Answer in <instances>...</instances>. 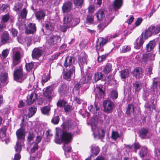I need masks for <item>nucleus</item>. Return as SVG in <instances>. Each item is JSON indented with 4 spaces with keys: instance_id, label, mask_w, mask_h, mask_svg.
<instances>
[{
    "instance_id": "obj_6",
    "label": "nucleus",
    "mask_w": 160,
    "mask_h": 160,
    "mask_svg": "<svg viewBox=\"0 0 160 160\" xmlns=\"http://www.w3.org/2000/svg\"><path fill=\"white\" fill-rule=\"evenodd\" d=\"M104 111L107 113H109L112 112L115 107L114 103L110 100H104L103 102Z\"/></svg>"
},
{
    "instance_id": "obj_32",
    "label": "nucleus",
    "mask_w": 160,
    "mask_h": 160,
    "mask_svg": "<svg viewBox=\"0 0 160 160\" xmlns=\"http://www.w3.org/2000/svg\"><path fill=\"white\" fill-rule=\"evenodd\" d=\"M112 70V66L110 63H108L103 67V72L105 74H107L110 73Z\"/></svg>"
},
{
    "instance_id": "obj_23",
    "label": "nucleus",
    "mask_w": 160,
    "mask_h": 160,
    "mask_svg": "<svg viewBox=\"0 0 160 160\" xmlns=\"http://www.w3.org/2000/svg\"><path fill=\"white\" fill-rule=\"evenodd\" d=\"M35 16L37 19L39 21L44 19L45 16V11L42 9H40L36 12Z\"/></svg>"
},
{
    "instance_id": "obj_40",
    "label": "nucleus",
    "mask_w": 160,
    "mask_h": 160,
    "mask_svg": "<svg viewBox=\"0 0 160 160\" xmlns=\"http://www.w3.org/2000/svg\"><path fill=\"white\" fill-rule=\"evenodd\" d=\"M134 112V107L131 104H129L126 109V113L127 115L130 116L131 112L133 113Z\"/></svg>"
},
{
    "instance_id": "obj_3",
    "label": "nucleus",
    "mask_w": 160,
    "mask_h": 160,
    "mask_svg": "<svg viewBox=\"0 0 160 160\" xmlns=\"http://www.w3.org/2000/svg\"><path fill=\"white\" fill-rule=\"evenodd\" d=\"M22 49L20 47L14 48L12 50L13 55L12 56V63L11 67L12 69L21 62V52Z\"/></svg>"
},
{
    "instance_id": "obj_50",
    "label": "nucleus",
    "mask_w": 160,
    "mask_h": 160,
    "mask_svg": "<svg viewBox=\"0 0 160 160\" xmlns=\"http://www.w3.org/2000/svg\"><path fill=\"white\" fill-rule=\"evenodd\" d=\"M21 142H18L16 143V146L15 147V149L16 152L18 153H20L21 151L22 148L21 144Z\"/></svg>"
},
{
    "instance_id": "obj_33",
    "label": "nucleus",
    "mask_w": 160,
    "mask_h": 160,
    "mask_svg": "<svg viewBox=\"0 0 160 160\" xmlns=\"http://www.w3.org/2000/svg\"><path fill=\"white\" fill-rule=\"evenodd\" d=\"M123 0H114L113 3V6L115 9H118L121 8L122 5Z\"/></svg>"
},
{
    "instance_id": "obj_34",
    "label": "nucleus",
    "mask_w": 160,
    "mask_h": 160,
    "mask_svg": "<svg viewBox=\"0 0 160 160\" xmlns=\"http://www.w3.org/2000/svg\"><path fill=\"white\" fill-rule=\"evenodd\" d=\"M67 90V85L65 84H62L59 86L58 91L61 95H63L65 94Z\"/></svg>"
},
{
    "instance_id": "obj_22",
    "label": "nucleus",
    "mask_w": 160,
    "mask_h": 160,
    "mask_svg": "<svg viewBox=\"0 0 160 160\" xmlns=\"http://www.w3.org/2000/svg\"><path fill=\"white\" fill-rule=\"evenodd\" d=\"M133 88L135 92H138L142 88V84L141 82L137 81L133 83Z\"/></svg>"
},
{
    "instance_id": "obj_60",
    "label": "nucleus",
    "mask_w": 160,
    "mask_h": 160,
    "mask_svg": "<svg viewBox=\"0 0 160 160\" xmlns=\"http://www.w3.org/2000/svg\"><path fill=\"white\" fill-rule=\"evenodd\" d=\"M83 0H73V3L75 5L80 6L83 3Z\"/></svg>"
},
{
    "instance_id": "obj_37",
    "label": "nucleus",
    "mask_w": 160,
    "mask_h": 160,
    "mask_svg": "<svg viewBox=\"0 0 160 160\" xmlns=\"http://www.w3.org/2000/svg\"><path fill=\"white\" fill-rule=\"evenodd\" d=\"M153 34H157L160 32V25L150 27Z\"/></svg>"
},
{
    "instance_id": "obj_48",
    "label": "nucleus",
    "mask_w": 160,
    "mask_h": 160,
    "mask_svg": "<svg viewBox=\"0 0 160 160\" xmlns=\"http://www.w3.org/2000/svg\"><path fill=\"white\" fill-rule=\"evenodd\" d=\"M149 27L145 31L144 36L146 38H147L150 37L151 35L153 34L151 29Z\"/></svg>"
},
{
    "instance_id": "obj_28",
    "label": "nucleus",
    "mask_w": 160,
    "mask_h": 160,
    "mask_svg": "<svg viewBox=\"0 0 160 160\" xmlns=\"http://www.w3.org/2000/svg\"><path fill=\"white\" fill-rule=\"evenodd\" d=\"M8 74L6 72L2 73L0 76V81L2 83H5L6 84L8 82Z\"/></svg>"
},
{
    "instance_id": "obj_44",
    "label": "nucleus",
    "mask_w": 160,
    "mask_h": 160,
    "mask_svg": "<svg viewBox=\"0 0 160 160\" xmlns=\"http://www.w3.org/2000/svg\"><path fill=\"white\" fill-rule=\"evenodd\" d=\"M147 153V149L145 147H142L139 152V155L141 157L143 158L146 156Z\"/></svg>"
},
{
    "instance_id": "obj_17",
    "label": "nucleus",
    "mask_w": 160,
    "mask_h": 160,
    "mask_svg": "<svg viewBox=\"0 0 160 160\" xmlns=\"http://www.w3.org/2000/svg\"><path fill=\"white\" fill-rule=\"evenodd\" d=\"M96 98L98 99L103 98L104 96V91L102 87H96L95 90Z\"/></svg>"
},
{
    "instance_id": "obj_2",
    "label": "nucleus",
    "mask_w": 160,
    "mask_h": 160,
    "mask_svg": "<svg viewBox=\"0 0 160 160\" xmlns=\"http://www.w3.org/2000/svg\"><path fill=\"white\" fill-rule=\"evenodd\" d=\"M121 33V32L118 31L113 35L108 36L105 38L102 37L99 38L96 42V50L98 51H103L104 50L103 46L105 45L108 42L110 41L111 39L118 37Z\"/></svg>"
},
{
    "instance_id": "obj_14",
    "label": "nucleus",
    "mask_w": 160,
    "mask_h": 160,
    "mask_svg": "<svg viewBox=\"0 0 160 160\" xmlns=\"http://www.w3.org/2000/svg\"><path fill=\"white\" fill-rule=\"evenodd\" d=\"M59 39L60 38L58 36L50 34L48 39L47 42L50 45L56 44Z\"/></svg>"
},
{
    "instance_id": "obj_55",
    "label": "nucleus",
    "mask_w": 160,
    "mask_h": 160,
    "mask_svg": "<svg viewBox=\"0 0 160 160\" xmlns=\"http://www.w3.org/2000/svg\"><path fill=\"white\" fill-rule=\"evenodd\" d=\"M66 102L64 100L62 99L59 100L57 103V105L58 107H62L66 104Z\"/></svg>"
},
{
    "instance_id": "obj_30",
    "label": "nucleus",
    "mask_w": 160,
    "mask_h": 160,
    "mask_svg": "<svg viewBox=\"0 0 160 160\" xmlns=\"http://www.w3.org/2000/svg\"><path fill=\"white\" fill-rule=\"evenodd\" d=\"M156 45V43L155 41H151L147 44L146 48L148 52H149L153 49Z\"/></svg>"
},
{
    "instance_id": "obj_57",
    "label": "nucleus",
    "mask_w": 160,
    "mask_h": 160,
    "mask_svg": "<svg viewBox=\"0 0 160 160\" xmlns=\"http://www.w3.org/2000/svg\"><path fill=\"white\" fill-rule=\"evenodd\" d=\"M136 40H138L137 42L139 44V46H142L143 45L144 41L143 39V33L142 32L141 35L139 36V38H138Z\"/></svg>"
},
{
    "instance_id": "obj_62",
    "label": "nucleus",
    "mask_w": 160,
    "mask_h": 160,
    "mask_svg": "<svg viewBox=\"0 0 160 160\" xmlns=\"http://www.w3.org/2000/svg\"><path fill=\"white\" fill-rule=\"evenodd\" d=\"M130 49V46H124L122 47L121 51L123 53L129 51Z\"/></svg>"
},
{
    "instance_id": "obj_24",
    "label": "nucleus",
    "mask_w": 160,
    "mask_h": 160,
    "mask_svg": "<svg viewBox=\"0 0 160 160\" xmlns=\"http://www.w3.org/2000/svg\"><path fill=\"white\" fill-rule=\"evenodd\" d=\"M91 154V156L93 155H97L99 153L100 149L98 146L95 144H93L90 147Z\"/></svg>"
},
{
    "instance_id": "obj_46",
    "label": "nucleus",
    "mask_w": 160,
    "mask_h": 160,
    "mask_svg": "<svg viewBox=\"0 0 160 160\" xmlns=\"http://www.w3.org/2000/svg\"><path fill=\"white\" fill-rule=\"evenodd\" d=\"M60 118L58 116L54 115L51 120V122L54 125L57 124L59 123Z\"/></svg>"
},
{
    "instance_id": "obj_10",
    "label": "nucleus",
    "mask_w": 160,
    "mask_h": 160,
    "mask_svg": "<svg viewBox=\"0 0 160 160\" xmlns=\"http://www.w3.org/2000/svg\"><path fill=\"white\" fill-rule=\"evenodd\" d=\"M75 69L66 68L65 70H64L63 72V77L64 79L68 81H70L73 74H75Z\"/></svg>"
},
{
    "instance_id": "obj_64",
    "label": "nucleus",
    "mask_w": 160,
    "mask_h": 160,
    "mask_svg": "<svg viewBox=\"0 0 160 160\" xmlns=\"http://www.w3.org/2000/svg\"><path fill=\"white\" fill-rule=\"evenodd\" d=\"M10 32L12 33L13 37H15L17 35L18 32L17 30L13 28H12L10 30Z\"/></svg>"
},
{
    "instance_id": "obj_20",
    "label": "nucleus",
    "mask_w": 160,
    "mask_h": 160,
    "mask_svg": "<svg viewBox=\"0 0 160 160\" xmlns=\"http://www.w3.org/2000/svg\"><path fill=\"white\" fill-rule=\"evenodd\" d=\"M72 4L70 2H68L64 3L62 7V10L63 13H67L69 12L71 9Z\"/></svg>"
},
{
    "instance_id": "obj_18",
    "label": "nucleus",
    "mask_w": 160,
    "mask_h": 160,
    "mask_svg": "<svg viewBox=\"0 0 160 160\" xmlns=\"http://www.w3.org/2000/svg\"><path fill=\"white\" fill-rule=\"evenodd\" d=\"M54 89V86L52 85L46 87L43 92L44 96L49 98L50 97Z\"/></svg>"
},
{
    "instance_id": "obj_15",
    "label": "nucleus",
    "mask_w": 160,
    "mask_h": 160,
    "mask_svg": "<svg viewBox=\"0 0 160 160\" xmlns=\"http://www.w3.org/2000/svg\"><path fill=\"white\" fill-rule=\"evenodd\" d=\"M37 94L34 91L32 92L27 97V99L26 100V102L28 105L32 103L35 100L37 99Z\"/></svg>"
},
{
    "instance_id": "obj_25",
    "label": "nucleus",
    "mask_w": 160,
    "mask_h": 160,
    "mask_svg": "<svg viewBox=\"0 0 160 160\" xmlns=\"http://www.w3.org/2000/svg\"><path fill=\"white\" fill-rule=\"evenodd\" d=\"M23 5V3L20 1H16L13 8V10L16 12H18Z\"/></svg>"
},
{
    "instance_id": "obj_21",
    "label": "nucleus",
    "mask_w": 160,
    "mask_h": 160,
    "mask_svg": "<svg viewBox=\"0 0 160 160\" xmlns=\"http://www.w3.org/2000/svg\"><path fill=\"white\" fill-rule=\"evenodd\" d=\"M95 15L97 18L98 22L102 21L105 17L104 12L102 9H99L96 13Z\"/></svg>"
},
{
    "instance_id": "obj_31",
    "label": "nucleus",
    "mask_w": 160,
    "mask_h": 160,
    "mask_svg": "<svg viewBox=\"0 0 160 160\" xmlns=\"http://www.w3.org/2000/svg\"><path fill=\"white\" fill-rule=\"evenodd\" d=\"M92 76L91 75L84 76L82 78L80 81L81 84L88 83L91 82Z\"/></svg>"
},
{
    "instance_id": "obj_39",
    "label": "nucleus",
    "mask_w": 160,
    "mask_h": 160,
    "mask_svg": "<svg viewBox=\"0 0 160 160\" xmlns=\"http://www.w3.org/2000/svg\"><path fill=\"white\" fill-rule=\"evenodd\" d=\"M97 53H98V62H103V61H104L106 58V57L108 56V54H106L104 55H102L99 56V53L100 52H102V51H97V50H96Z\"/></svg>"
},
{
    "instance_id": "obj_56",
    "label": "nucleus",
    "mask_w": 160,
    "mask_h": 160,
    "mask_svg": "<svg viewBox=\"0 0 160 160\" xmlns=\"http://www.w3.org/2000/svg\"><path fill=\"white\" fill-rule=\"evenodd\" d=\"M93 21V17L92 15L90 13L87 16L86 22L87 23H92Z\"/></svg>"
},
{
    "instance_id": "obj_59",
    "label": "nucleus",
    "mask_w": 160,
    "mask_h": 160,
    "mask_svg": "<svg viewBox=\"0 0 160 160\" xmlns=\"http://www.w3.org/2000/svg\"><path fill=\"white\" fill-rule=\"evenodd\" d=\"M10 16L9 15L7 14L3 16L2 17L1 22H2L3 23L7 22L9 20Z\"/></svg>"
},
{
    "instance_id": "obj_16",
    "label": "nucleus",
    "mask_w": 160,
    "mask_h": 160,
    "mask_svg": "<svg viewBox=\"0 0 160 160\" xmlns=\"http://www.w3.org/2000/svg\"><path fill=\"white\" fill-rule=\"evenodd\" d=\"M43 51L39 48H35L32 51V56L33 59H38L41 57Z\"/></svg>"
},
{
    "instance_id": "obj_53",
    "label": "nucleus",
    "mask_w": 160,
    "mask_h": 160,
    "mask_svg": "<svg viewBox=\"0 0 160 160\" xmlns=\"http://www.w3.org/2000/svg\"><path fill=\"white\" fill-rule=\"evenodd\" d=\"M25 67L27 71L30 72L32 68H34V65L32 62H30L28 63H26Z\"/></svg>"
},
{
    "instance_id": "obj_26",
    "label": "nucleus",
    "mask_w": 160,
    "mask_h": 160,
    "mask_svg": "<svg viewBox=\"0 0 160 160\" xmlns=\"http://www.w3.org/2000/svg\"><path fill=\"white\" fill-rule=\"evenodd\" d=\"M154 59V55L152 53L144 54L143 55L142 60L145 62Z\"/></svg>"
},
{
    "instance_id": "obj_47",
    "label": "nucleus",
    "mask_w": 160,
    "mask_h": 160,
    "mask_svg": "<svg viewBox=\"0 0 160 160\" xmlns=\"http://www.w3.org/2000/svg\"><path fill=\"white\" fill-rule=\"evenodd\" d=\"M9 53V51L8 49H5L3 50L2 52V54L0 57L1 59L3 60L7 57Z\"/></svg>"
},
{
    "instance_id": "obj_13",
    "label": "nucleus",
    "mask_w": 160,
    "mask_h": 160,
    "mask_svg": "<svg viewBox=\"0 0 160 160\" xmlns=\"http://www.w3.org/2000/svg\"><path fill=\"white\" fill-rule=\"evenodd\" d=\"M132 74L133 77L137 79L141 78L143 76V72L141 69L139 67L135 68L132 72Z\"/></svg>"
},
{
    "instance_id": "obj_52",
    "label": "nucleus",
    "mask_w": 160,
    "mask_h": 160,
    "mask_svg": "<svg viewBox=\"0 0 160 160\" xmlns=\"http://www.w3.org/2000/svg\"><path fill=\"white\" fill-rule=\"evenodd\" d=\"M118 96V92L115 90H113L111 93L110 97L111 98L114 100L117 99Z\"/></svg>"
},
{
    "instance_id": "obj_63",
    "label": "nucleus",
    "mask_w": 160,
    "mask_h": 160,
    "mask_svg": "<svg viewBox=\"0 0 160 160\" xmlns=\"http://www.w3.org/2000/svg\"><path fill=\"white\" fill-rule=\"evenodd\" d=\"M38 148V145L37 143H34L33 147L31 149V152L34 153Z\"/></svg>"
},
{
    "instance_id": "obj_27",
    "label": "nucleus",
    "mask_w": 160,
    "mask_h": 160,
    "mask_svg": "<svg viewBox=\"0 0 160 160\" xmlns=\"http://www.w3.org/2000/svg\"><path fill=\"white\" fill-rule=\"evenodd\" d=\"M139 136L142 139L146 138L147 134L148 132V128H142L140 130Z\"/></svg>"
},
{
    "instance_id": "obj_42",
    "label": "nucleus",
    "mask_w": 160,
    "mask_h": 160,
    "mask_svg": "<svg viewBox=\"0 0 160 160\" xmlns=\"http://www.w3.org/2000/svg\"><path fill=\"white\" fill-rule=\"evenodd\" d=\"M27 13L28 10L26 9V7H25L21 11L20 13V16L22 18H26Z\"/></svg>"
},
{
    "instance_id": "obj_58",
    "label": "nucleus",
    "mask_w": 160,
    "mask_h": 160,
    "mask_svg": "<svg viewBox=\"0 0 160 160\" xmlns=\"http://www.w3.org/2000/svg\"><path fill=\"white\" fill-rule=\"evenodd\" d=\"M149 92L148 91H144L142 97L145 101H147L148 99V97L149 96Z\"/></svg>"
},
{
    "instance_id": "obj_61",
    "label": "nucleus",
    "mask_w": 160,
    "mask_h": 160,
    "mask_svg": "<svg viewBox=\"0 0 160 160\" xmlns=\"http://www.w3.org/2000/svg\"><path fill=\"white\" fill-rule=\"evenodd\" d=\"M64 108L65 112H69L72 110V107L69 105H65L64 106Z\"/></svg>"
},
{
    "instance_id": "obj_51",
    "label": "nucleus",
    "mask_w": 160,
    "mask_h": 160,
    "mask_svg": "<svg viewBox=\"0 0 160 160\" xmlns=\"http://www.w3.org/2000/svg\"><path fill=\"white\" fill-rule=\"evenodd\" d=\"M120 137L119 134L117 131H112V132L111 138L114 140H116Z\"/></svg>"
},
{
    "instance_id": "obj_11",
    "label": "nucleus",
    "mask_w": 160,
    "mask_h": 160,
    "mask_svg": "<svg viewBox=\"0 0 160 160\" xmlns=\"http://www.w3.org/2000/svg\"><path fill=\"white\" fill-rule=\"evenodd\" d=\"M23 27L25 28V33L28 34H33L36 31V27L35 24L33 23H29L27 27L25 24H23Z\"/></svg>"
},
{
    "instance_id": "obj_4",
    "label": "nucleus",
    "mask_w": 160,
    "mask_h": 160,
    "mask_svg": "<svg viewBox=\"0 0 160 160\" xmlns=\"http://www.w3.org/2000/svg\"><path fill=\"white\" fill-rule=\"evenodd\" d=\"M79 18H73L72 15L68 14L65 16L63 19V23L68 27H73L78 24L80 22Z\"/></svg>"
},
{
    "instance_id": "obj_36",
    "label": "nucleus",
    "mask_w": 160,
    "mask_h": 160,
    "mask_svg": "<svg viewBox=\"0 0 160 160\" xmlns=\"http://www.w3.org/2000/svg\"><path fill=\"white\" fill-rule=\"evenodd\" d=\"M103 74L101 72H97L95 73L93 77V79L95 82H97L99 80L103 78Z\"/></svg>"
},
{
    "instance_id": "obj_5",
    "label": "nucleus",
    "mask_w": 160,
    "mask_h": 160,
    "mask_svg": "<svg viewBox=\"0 0 160 160\" xmlns=\"http://www.w3.org/2000/svg\"><path fill=\"white\" fill-rule=\"evenodd\" d=\"M14 79L17 82H21L25 78L26 76L22 72V66L20 65L18 68L14 70L13 73Z\"/></svg>"
},
{
    "instance_id": "obj_19",
    "label": "nucleus",
    "mask_w": 160,
    "mask_h": 160,
    "mask_svg": "<svg viewBox=\"0 0 160 160\" xmlns=\"http://www.w3.org/2000/svg\"><path fill=\"white\" fill-rule=\"evenodd\" d=\"M112 19H108V21H107V19L105 18V21L103 23H100L98 25L97 27L99 30V32L102 31L104 28L112 21Z\"/></svg>"
},
{
    "instance_id": "obj_43",
    "label": "nucleus",
    "mask_w": 160,
    "mask_h": 160,
    "mask_svg": "<svg viewBox=\"0 0 160 160\" xmlns=\"http://www.w3.org/2000/svg\"><path fill=\"white\" fill-rule=\"evenodd\" d=\"M50 110V107L48 106H46L41 109L42 114H48Z\"/></svg>"
},
{
    "instance_id": "obj_1",
    "label": "nucleus",
    "mask_w": 160,
    "mask_h": 160,
    "mask_svg": "<svg viewBox=\"0 0 160 160\" xmlns=\"http://www.w3.org/2000/svg\"><path fill=\"white\" fill-rule=\"evenodd\" d=\"M75 127V126L72 122H65L63 125V128L60 130L61 133L60 137H59L58 134L57 132L55 134V142L57 144H61L64 142L63 149L65 151V154L66 152H69L71 151V147L67 144L70 143L72 140L73 134L71 132H68L67 130L71 131Z\"/></svg>"
},
{
    "instance_id": "obj_7",
    "label": "nucleus",
    "mask_w": 160,
    "mask_h": 160,
    "mask_svg": "<svg viewBox=\"0 0 160 160\" xmlns=\"http://www.w3.org/2000/svg\"><path fill=\"white\" fill-rule=\"evenodd\" d=\"M87 56L84 53H82L78 58V63L81 72H83V68L87 64Z\"/></svg>"
},
{
    "instance_id": "obj_41",
    "label": "nucleus",
    "mask_w": 160,
    "mask_h": 160,
    "mask_svg": "<svg viewBox=\"0 0 160 160\" xmlns=\"http://www.w3.org/2000/svg\"><path fill=\"white\" fill-rule=\"evenodd\" d=\"M7 129V127L6 126H3L0 129V138H2L5 137Z\"/></svg>"
},
{
    "instance_id": "obj_38",
    "label": "nucleus",
    "mask_w": 160,
    "mask_h": 160,
    "mask_svg": "<svg viewBox=\"0 0 160 160\" xmlns=\"http://www.w3.org/2000/svg\"><path fill=\"white\" fill-rule=\"evenodd\" d=\"M50 70H49L48 73L46 75H44L42 77V83L43 85L45 83L48 82L50 78Z\"/></svg>"
},
{
    "instance_id": "obj_8",
    "label": "nucleus",
    "mask_w": 160,
    "mask_h": 160,
    "mask_svg": "<svg viewBox=\"0 0 160 160\" xmlns=\"http://www.w3.org/2000/svg\"><path fill=\"white\" fill-rule=\"evenodd\" d=\"M16 134L18 142H23L24 141L26 134L24 128L22 127L16 131Z\"/></svg>"
},
{
    "instance_id": "obj_54",
    "label": "nucleus",
    "mask_w": 160,
    "mask_h": 160,
    "mask_svg": "<svg viewBox=\"0 0 160 160\" xmlns=\"http://www.w3.org/2000/svg\"><path fill=\"white\" fill-rule=\"evenodd\" d=\"M155 158L156 160L160 159V150L158 148H155L154 150Z\"/></svg>"
},
{
    "instance_id": "obj_35",
    "label": "nucleus",
    "mask_w": 160,
    "mask_h": 160,
    "mask_svg": "<svg viewBox=\"0 0 160 160\" xmlns=\"http://www.w3.org/2000/svg\"><path fill=\"white\" fill-rule=\"evenodd\" d=\"M37 108L35 106L31 107L29 109V112L27 115L29 118H30L33 116L37 111Z\"/></svg>"
},
{
    "instance_id": "obj_29",
    "label": "nucleus",
    "mask_w": 160,
    "mask_h": 160,
    "mask_svg": "<svg viewBox=\"0 0 160 160\" xmlns=\"http://www.w3.org/2000/svg\"><path fill=\"white\" fill-rule=\"evenodd\" d=\"M120 77L124 81L126 78L128 77L129 75V72L128 69H124L120 72Z\"/></svg>"
},
{
    "instance_id": "obj_12",
    "label": "nucleus",
    "mask_w": 160,
    "mask_h": 160,
    "mask_svg": "<svg viewBox=\"0 0 160 160\" xmlns=\"http://www.w3.org/2000/svg\"><path fill=\"white\" fill-rule=\"evenodd\" d=\"M1 42L3 44L12 42L7 32H3L1 37Z\"/></svg>"
},
{
    "instance_id": "obj_45",
    "label": "nucleus",
    "mask_w": 160,
    "mask_h": 160,
    "mask_svg": "<svg viewBox=\"0 0 160 160\" xmlns=\"http://www.w3.org/2000/svg\"><path fill=\"white\" fill-rule=\"evenodd\" d=\"M45 27L47 30H52L53 29V24L52 23L47 21L45 22Z\"/></svg>"
},
{
    "instance_id": "obj_9",
    "label": "nucleus",
    "mask_w": 160,
    "mask_h": 160,
    "mask_svg": "<svg viewBox=\"0 0 160 160\" xmlns=\"http://www.w3.org/2000/svg\"><path fill=\"white\" fill-rule=\"evenodd\" d=\"M75 63V59L72 57H67L65 60L64 66L66 68L75 69L74 65Z\"/></svg>"
},
{
    "instance_id": "obj_49",
    "label": "nucleus",
    "mask_w": 160,
    "mask_h": 160,
    "mask_svg": "<svg viewBox=\"0 0 160 160\" xmlns=\"http://www.w3.org/2000/svg\"><path fill=\"white\" fill-rule=\"evenodd\" d=\"M62 53V52H58L54 54L51 56L50 58L49 59V60L52 61L54 60L57 59L58 57H59L60 55Z\"/></svg>"
}]
</instances>
